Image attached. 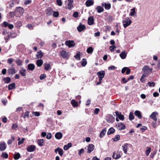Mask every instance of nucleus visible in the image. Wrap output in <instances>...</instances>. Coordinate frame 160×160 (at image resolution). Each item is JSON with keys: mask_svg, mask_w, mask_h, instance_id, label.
<instances>
[{"mask_svg": "<svg viewBox=\"0 0 160 160\" xmlns=\"http://www.w3.org/2000/svg\"><path fill=\"white\" fill-rule=\"evenodd\" d=\"M13 59L12 58H9L8 59L7 62L10 65L13 61Z\"/></svg>", "mask_w": 160, "mask_h": 160, "instance_id": "obj_58", "label": "nucleus"}, {"mask_svg": "<svg viewBox=\"0 0 160 160\" xmlns=\"http://www.w3.org/2000/svg\"><path fill=\"white\" fill-rule=\"evenodd\" d=\"M102 6H104L105 9L109 10L111 8V4L109 3H102Z\"/></svg>", "mask_w": 160, "mask_h": 160, "instance_id": "obj_16", "label": "nucleus"}, {"mask_svg": "<svg viewBox=\"0 0 160 160\" xmlns=\"http://www.w3.org/2000/svg\"><path fill=\"white\" fill-rule=\"evenodd\" d=\"M20 155L18 152H15L14 156V159L15 160H18L20 157Z\"/></svg>", "mask_w": 160, "mask_h": 160, "instance_id": "obj_37", "label": "nucleus"}, {"mask_svg": "<svg viewBox=\"0 0 160 160\" xmlns=\"http://www.w3.org/2000/svg\"><path fill=\"white\" fill-rule=\"evenodd\" d=\"M52 15L54 17H57L59 15V13L57 11H54L53 12Z\"/></svg>", "mask_w": 160, "mask_h": 160, "instance_id": "obj_50", "label": "nucleus"}, {"mask_svg": "<svg viewBox=\"0 0 160 160\" xmlns=\"http://www.w3.org/2000/svg\"><path fill=\"white\" fill-rule=\"evenodd\" d=\"M87 148L88 150L87 152L90 153L93 150L94 148V146L92 144H89L87 146Z\"/></svg>", "mask_w": 160, "mask_h": 160, "instance_id": "obj_12", "label": "nucleus"}, {"mask_svg": "<svg viewBox=\"0 0 160 160\" xmlns=\"http://www.w3.org/2000/svg\"><path fill=\"white\" fill-rule=\"evenodd\" d=\"M2 24L4 27H8L9 24L7 22L4 21L3 22Z\"/></svg>", "mask_w": 160, "mask_h": 160, "instance_id": "obj_63", "label": "nucleus"}, {"mask_svg": "<svg viewBox=\"0 0 160 160\" xmlns=\"http://www.w3.org/2000/svg\"><path fill=\"white\" fill-rule=\"evenodd\" d=\"M152 68H150L148 66H145L142 68L143 72L147 73L149 74L152 72Z\"/></svg>", "mask_w": 160, "mask_h": 160, "instance_id": "obj_5", "label": "nucleus"}, {"mask_svg": "<svg viewBox=\"0 0 160 160\" xmlns=\"http://www.w3.org/2000/svg\"><path fill=\"white\" fill-rule=\"evenodd\" d=\"M116 48V47H115V46H112L110 47L109 49L111 51L113 52L114 51V50Z\"/></svg>", "mask_w": 160, "mask_h": 160, "instance_id": "obj_64", "label": "nucleus"}, {"mask_svg": "<svg viewBox=\"0 0 160 160\" xmlns=\"http://www.w3.org/2000/svg\"><path fill=\"white\" fill-rule=\"evenodd\" d=\"M72 146L71 143H69L68 144L64 146L63 149L65 150H67L69 148L71 147Z\"/></svg>", "mask_w": 160, "mask_h": 160, "instance_id": "obj_31", "label": "nucleus"}, {"mask_svg": "<svg viewBox=\"0 0 160 160\" xmlns=\"http://www.w3.org/2000/svg\"><path fill=\"white\" fill-rule=\"evenodd\" d=\"M97 75L99 78V80H102L105 75V72L104 71L101 70L97 73Z\"/></svg>", "mask_w": 160, "mask_h": 160, "instance_id": "obj_7", "label": "nucleus"}, {"mask_svg": "<svg viewBox=\"0 0 160 160\" xmlns=\"http://www.w3.org/2000/svg\"><path fill=\"white\" fill-rule=\"evenodd\" d=\"M93 48L92 47H90L87 48V52L88 53H91L93 52Z\"/></svg>", "mask_w": 160, "mask_h": 160, "instance_id": "obj_45", "label": "nucleus"}, {"mask_svg": "<svg viewBox=\"0 0 160 160\" xmlns=\"http://www.w3.org/2000/svg\"><path fill=\"white\" fill-rule=\"evenodd\" d=\"M87 62L86 59H83V61L82 62L81 64L82 66L85 67L87 64Z\"/></svg>", "mask_w": 160, "mask_h": 160, "instance_id": "obj_54", "label": "nucleus"}, {"mask_svg": "<svg viewBox=\"0 0 160 160\" xmlns=\"http://www.w3.org/2000/svg\"><path fill=\"white\" fill-rule=\"evenodd\" d=\"M116 68L114 66H110L108 68V70H114Z\"/></svg>", "mask_w": 160, "mask_h": 160, "instance_id": "obj_62", "label": "nucleus"}, {"mask_svg": "<svg viewBox=\"0 0 160 160\" xmlns=\"http://www.w3.org/2000/svg\"><path fill=\"white\" fill-rule=\"evenodd\" d=\"M107 19L109 22H111L113 19V17L110 15H108L107 17Z\"/></svg>", "mask_w": 160, "mask_h": 160, "instance_id": "obj_47", "label": "nucleus"}, {"mask_svg": "<svg viewBox=\"0 0 160 160\" xmlns=\"http://www.w3.org/2000/svg\"><path fill=\"white\" fill-rule=\"evenodd\" d=\"M115 131V129L112 128H110L108 132V134L110 135L114 133Z\"/></svg>", "mask_w": 160, "mask_h": 160, "instance_id": "obj_36", "label": "nucleus"}, {"mask_svg": "<svg viewBox=\"0 0 160 160\" xmlns=\"http://www.w3.org/2000/svg\"><path fill=\"white\" fill-rule=\"evenodd\" d=\"M15 10L16 12H19L20 14H22L24 12V9L23 8L21 7H17Z\"/></svg>", "mask_w": 160, "mask_h": 160, "instance_id": "obj_27", "label": "nucleus"}, {"mask_svg": "<svg viewBox=\"0 0 160 160\" xmlns=\"http://www.w3.org/2000/svg\"><path fill=\"white\" fill-rule=\"evenodd\" d=\"M8 88L9 90H11L15 88V83L13 82L9 85Z\"/></svg>", "mask_w": 160, "mask_h": 160, "instance_id": "obj_38", "label": "nucleus"}, {"mask_svg": "<svg viewBox=\"0 0 160 160\" xmlns=\"http://www.w3.org/2000/svg\"><path fill=\"white\" fill-rule=\"evenodd\" d=\"M15 15L14 12H11L9 13V16L10 18L13 17Z\"/></svg>", "mask_w": 160, "mask_h": 160, "instance_id": "obj_52", "label": "nucleus"}, {"mask_svg": "<svg viewBox=\"0 0 160 160\" xmlns=\"http://www.w3.org/2000/svg\"><path fill=\"white\" fill-rule=\"evenodd\" d=\"M71 103L73 107H77L78 105V103L74 100H72Z\"/></svg>", "mask_w": 160, "mask_h": 160, "instance_id": "obj_44", "label": "nucleus"}, {"mask_svg": "<svg viewBox=\"0 0 160 160\" xmlns=\"http://www.w3.org/2000/svg\"><path fill=\"white\" fill-rule=\"evenodd\" d=\"M60 54L63 58L68 59L69 57V53L63 50L60 52Z\"/></svg>", "mask_w": 160, "mask_h": 160, "instance_id": "obj_10", "label": "nucleus"}, {"mask_svg": "<svg viewBox=\"0 0 160 160\" xmlns=\"http://www.w3.org/2000/svg\"><path fill=\"white\" fill-rule=\"evenodd\" d=\"M44 69L46 70H48L50 68V65L49 63H45L44 64Z\"/></svg>", "mask_w": 160, "mask_h": 160, "instance_id": "obj_42", "label": "nucleus"}, {"mask_svg": "<svg viewBox=\"0 0 160 160\" xmlns=\"http://www.w3.org/2000/svg\"><path fill=\"white\" fill-rule=\"evenodd\" d=\"M98 13H100L103 11L104 9L101 6H98L96 8Z\"/></svg>", "mask_w": 160, "mask_h": 160, "instance_id": "obj_26", "label": "nucleus"}, {"mask_svg": "<svg viewBox=\"0 0 160 160\" xmlns=\"http://www.w3.org/2000/svg\"><path fill=\"white\" fill-rule=\"evenodd\" d=\"M148 85L150 87H153L155 85V83L154 82H149L148 83Z\"/></svg>", "mask_w": 160, "mask_h": 160, "instance_id": "obj_51", "label": "nucleus"}, {"mask_svg": "<svg viewBox=\"0 0 160 160\" xmlns=\"http://www.w3.org/2000/svg\"><path fill=\"white\" fill-rule=\"evenodd\" d=\"M7 146L6 143L3 141L0 142V150L3 151L6 148Z\"/></svg>", "mask_w": 160, "mask_h": 160, "instance_id": "obj_11", "label": "nucleus"}, {"mask_svg": "<svg viewBox=\"0 0 160 160\" xmlns=\"http://www.w3.org/2000/svg\"><path fill=\"white\" fill-rule=\"evenodd\" d=\"M54 151L56 153H57L58 152L60 156L62 157V156L63 153V151L62 148L59 147H58L55 149Z\"/></svg>", "mask_w": 160, "mask_h": 160, "instance_id": "obj_13", "label": "nucleus"}, {"mask_svg": "<svg viewBox=\"0 0 160 160\" xmlns=\"http://www.w3.org/2000/svg\"><path fill=\"white\" fill-rule=\"evenodd\" d=\"M53 12V10L50 8L48 9L47 10L46 14L48 15H51L52 12Z\"/></svg>", "mask_w": 160, "mask_h": 160, "instance_id": "obj_40", "label": "nucleus"}, {"mask_svg": "<svg viewBox=\"0 0 160 160\" xmlns=\"http://www.w3.org/2000/svg\"><path fill=\"white\" fill-rule=\"evenodd\" d=\"M65 44L69 48L75 46V43L73 41L68 40L66 41Z\"/></svg>", "mask_w": 160, "mask_h": 160, "instance_id": "obj_8", "label": "nucleus"}, {"mask_svg": "<svg viewBox=\"0 0 160 160\" xmlns=\"http://www.w3.org/2000/svg\"><path fill=\"white\" fill-rule=\"evenodd\" d=\"M4 82L6 83H9L10 82L11 78L9 77H7L6 78H4Z\"/></svg>", "mask_w": 160, "mask_h": 160, "instance_id": "obj_48", "label": "nucleus"}, {"mask_svg": "<svg viewBox=\"0 0 160 160\" xmlns=\"http://www.w3.org/2000/svg\"><path fill=\"white\" fill-rule=\"evenodd\" d=\"M121 157V156L118 152L116 154L114 153L112 155V158L115 159L119 158Z\"/></svg>", "mask_w": 160, "mask_h": 160, "instance_id": "obj_28", "label": "nucleus"}, {"mask_svg": "<svg viewBox=\"0 0 160 160\" xmlns=\"http://www.w3.org/2000/svg\"><path fill=\"white\" fill-rule=\"evenodd\" d=\"M26 70L23 68H22L19 71V73L22 76H25L26 75Z\"/></svg>", "mask_w": 160, "mask_h": 160, "instance_id": "obj_22", "label": "nucleus"}, {"mask_svg": "<svg viewBox=\"0 0 160 160\" xmlns=\"http://www.w3.org/2000/svg\"><path fill=\"white\" fill-rule=\"evenodd\" d=\"M1 157L7 159L8 158V155L6 152H4L2 153Z\"/></svg>", "mask_w": 160, "mask_h": 160, "instance_id": "obj_34", "label": "nucleus"}, {"mask_svg": "<svg viewBox=\"0 0 160 160\" xmlns=\"http://www.w3.org/2000/svg\"><path fill=\"white\" fill-rule=\"evenodd\" d=\"M88 24L91 25L93 24L94 22V18L93 16L89 17L88 18Z\"/></svg>", "mask_w": 160, "mask_h": 160, "instance_id": "obj_15", "label": "nucleus"}, {"mask_svg": "<svg viewBox=\"0 0 160 160\" xmlns=\"http://www.w3.org/2000/svg\"><path fill=\"white\" fill-rule=\"evenodd\" d=\"M85 26L84 25L82 24L81 23H80L78 26L77 27V29L79 32H81L85 29Z\"/></svg>", "mask_w": 160, "mask_h": 160, "instance_id": "obj_17", "label": "nucleus"}, {"mask_svg": "<svg viewBox=\"0 0 160 160\" xmlns=\"http://www.w3.org/2000/svg\"><path fill=\"white\" fill-rule=\"evenodd\" d=\"M29 112L28 111H26L24 114V115L23 117L24 118H29Z\"/></svg>", "mask_w": 160, "mask_h": 160, "instance_id": "obj_56", "label": "nucleus"}, {"mask_svg": "<svg viewBox=\"0 0 160 160\" xmlns=\"http://www.w3.org/2000/svg\"><path fill=\"white\" fill-rule=\"evenodd\" d=\"M16 70L13 68H10L8 70V73L9 75H13L16 73Z\"/></svg>", "mask_w": 160, "mask_h": 160, "instance_id": "obj_14", "label": "nucleus"}, {"mask_svg": "<svg viewBox=\"0 0 160 160\" xmlns=\"http://www.w3.org/2000/svg\"><path fill=\"white\" fill-rule=\"evenodd\" d=\"M25 140V139L24 138H22L21 140L19 141V142H18V145L19 146L22 144L23 143Z\"/></svg>", "mask_w": 160, "mask_h": 160, "instance_id": "obj_57", "label": "nucleus"}, {"mask_svg": "<svg viewBox=\"0 0 160 160\" xmlns=\"http://www.w3.org/2000/svg\"><path fill=\"white\" fill-rule=\"evenodd\" d=\"M117 128L119 130L125 129L126 128L125 125L122 123H118L116 126Z\"/></svg>", "mask_w": 160, "mask_h": 160, "instance_id": "obj_6", "label": "nucleus"}, {"mask_svg": "<svg viewBox=\"0 0 160 160\" xmlns=\"http://www.w3.org/2000/svg\"><path fill=\"white\" fill-rule=\"evenodd\" d=\"M37 56L38 58H41L43 56V54L41 51H39L37 52Z\"/></svg>", "mask_w": 160, "mask_h": 160, "instance_id": "obj_39", "label": "nucleus"}, {"mask_svg": "<svg viewBox=\"0 0 160 160\" xmlns=\"http://www.w3.org/2000/svg\"><path fill=\"white\" fill-rule=\"evenodd\" d=\"M106 128H104L101 132L99 135V137H100L101 138H102L106 134Z\"/></svg>", "mask_w": 160, "mask_h": 160, "instance_id": "obj_25", "label": "nucleus"}, {"mask_svg": "<svg viewBox=\"0 0 160 160\" xmlns=\"http://www.w3.org/2000/svg\"><path fill=\"white\" fill-rule=\"evenodd\" d=\"M116 117L121 121H123L124 119V117L123 115L121 114V113L118 111H116L115 112Z\"/></svg>", "mask_w": 160, "mask_h": 160, "instance_id": "obj_9", "label": "nucleus"}, {"mask_svg": "<svg viewBox=\"0 0 160 160\" xmlns=\"http://www.w3.org/2000/svg\"><path fill=\"white\" fill-rule=\"evenodd\" d=\"M57 4L59 6H61L62 5V2L61 0H57Z\"/></svg>", "mask_w": 160, "mask_h": 160, "instance_id": "obj_59", "label": "nucleus"}, {"mask_svg": "<svg viewBox=\"0 0 160 160\" xmlns=\"http://www.w3.org/2000/svg\"><path fill=\"white\" fill-rule=\"evenodd\" d=\"M127 56V53L125 51H122L120 54V56L122 59H125Z\"/></svg>", "mask_w": 160, "mask_h": 160, "instance_id": "obj_30", "label": "nucleus"}, {"mask_svg": "<svg viewBox=\"0 0 160 160\" xmlns=\"http://www.w3.org/2000/svg\"><path fill=\"white\" fill-rule=\"evenodd\" d=\"M158 115V113L156 112H152L149 116L150 118L153 121L152 122V125L153 127H156L159 125L160 120L158 119L157 116Z\"/></svg>", "mask_w": 160, "mask_h": 160, "instance_id": "obj_1", "label": "nucleus"}, {"mask_svg": "<svg viewBox=\"0 0 160 160\" xmlns=\"http://www.w3.org/2000/svg\"><path fill=\"white\" fill-rule=\"evenodd\" d=\"M16 63L18 65L20 66L22 64V61L20 59H18L16 61Z\"/></svg>", "mask_w": 160, "mask_h": 160, "instance_id": "obj_53", "label": "nucleus"}, {"mask_svg": "<svg viewBox=\"0 0 160 160\" xmlns=\"http://www.w3.org/2000/svg\"><path fill=\"white\" fill-rule=\"evenodd\" d=\"M135 115L138 117L139 119H141L142 118L141 112L138 110L134 112Z\"/></svg>", "mask_w": 160, "mask_h": 160, "instance_id": "obj_24", "label": "nucleus"}, {"mask_svg": "<svg viewBox=\"0 0 160 160\" xmlns=\"http://www.w3.org/2000/svg\"><path fill=\"white\" fill-rule=\"evenodd\" d=\"M46 77V76L45 74H42L40 76V79L41 80L44 79Z\"/></svg>", "mask_w": 160, "mask_h": 160, "instance_id": "obj_55", "label": "nucleus"}, {"mask_svg": "<svg viewBox=\"0 0 160 160\" xmlns=\"http://www.w3.org/2000/svg\"><path fill=\"white\" fill-rule=\"evenodd\" d=\"M72 7H73L72 3H68L66 8L68 9L69 10H71L72 9Z\"/></svg>", "mask_w": 160, "mask_h": 160, "instance_id": "obj_46", "label": "nucleus"}, {"mask_svg": "<svg viewBox=\"0 0 160 160\" xmlns=\"http://www.w3.org/2000/svg\"><path fill=\"white\" fill-rule=\"evenodd\" d=\"M44 140L43 139H38V143L40 146H42L43 145Z\"/></svg>", "mask_w": 160, "mask_h": 160, "instance_id": "obj_35", "label": "nucleus"}, {"mask_svg": "<svg viewBox=\"0 0 160 160\" xmlns=\"http://www.w3.org/2000/svg\"><path fill=\"white\" fill-rule=\"evenodd\" d=\"M11 138V139H9L7 142V143L8 145L11 144L12 142L15 140V138L13 136H12Z\"/></svg>", "mask_w": 160, "mask_h": 160, "instance_id": "obj_32", "label": "nucleus"}, {"mask_svg": "<svg viewBox=\"0 0 160 160\" xmlns=\"http://www.w3.org/2000/svg\"><path fill=\"white\" fill-rule=\"evenodd\" d=\"M36 148L35 146L31 145L29 146L27 148V151L29 152H32L34 151Z\"/></svg>", "mask_w": 160, "mask_h": 160, "instance_id": "obj_21", "label": "nucleus"}, {"mask_svg": "<svg viewBox=\"0 0 160 160\" xmlns=\"http://www.w3.org/2000/svg\"><path fill=\"white\" fill-rule=\"evenodd\" d=\"M126 71V73L127 75L129 74L131 71L130 69L128 67H124L122 70V72L123 73Z\"/></svg>", "mask_w": 160, "mask_h": 160, "instance_id": "obj_18", "label": "nucleus"}, {"mask_svg": "<svg viewBox=\"0 0 160 160\" xmlns=\"http://www.w3.org/2000/svg\"><path fill=\"white\" fill-rule=\"evenodd\" d=\"M120 137L119 135H117L115 138L113 139V141H117L120 139Z\"/></svg>", "mask_w": 160, "mask_h": 160, "instance_id": "obj_49", "label": "nucleus"}, {"mask_svg": "<svg viewBox=\"0 0 160 160\" xmlns=\"http://www.w3.org/2000/svg\"><path fill=\"white\" fill-rule=\"evenodd\" d=\"M106 119L107 122L109 123H113L115 121V118L111 114H108L106 117Z\"/></svg>", "mask_w": 160, "mask_h": 160, "instance_id": "obj_3", "label": "nucleus"}, {"mask_svg": "<svg viewBox=\"0 0 160 160\" xmlns=\"http://www.w3.org/2000/svg\"><path fill=\"white\" fill-rule=\"evenodd\" d=\"M52 134L50 133H48L47 135L46 138L48 139H50L52 137Z\"/></svg>", "mask_w": 160, "mask_h": 160, "instance_id": "obj_61", "label": "nucleus"}, {"mask_svg": "<svg viewBox=\"0 0 160 160\" xmlns=\"http://www.w3.org/2000/svg\"><path fill=\"white\" fill-rule=\"evenodd\" d=\"M36 63L38 67H41L43 64V61L42 59L38 60L36 62Z\"/></svg>", "mask_w": 160, "mask_h": 160, "instance_id": "obj_33", "label": "nucleus"}, {"mask_svg": "<svg viewBox=\"0 0 160 160\" xmlns=\"http://www.w3.org/2000/svg\"><path fill=\"white\" fill-rule=\"evenodd\" d=\"M134 116L133 115V112H130L129 114V119L130 120L132 121V120L133 119H134Z\"/></svg>", "mask_w": 160, "mask_h": 160, "instance_id": "obj_43", "label": "nucleus"}, {"mask_svg": "<svg viewBox=\"0 0 160 160\" xmlns=\"http://www.w3.org/2000/svg\"><path fill=\"white\" fill-rule=\"evenodd\" d=\"M28 67L29 70L32 71L35 68V65L33 64H29L28 65Z\"/></svg>", "mask_w": 160, "mask_h": 160, "instance_id": "obj_29", "label": "nucleus"}, {"mask_svg": "<svg viewBox=\"0 0 160 160\" xmlns=\"http://www.w3.org/2000/svg\"><path fill=\"white\" fill-rule=\"evenodd\" d=\"M94 2L93 0H88L85 2L86 5L87 7H90L94 4Z\"/></svg>", "mask_w": 160, "mask_h": 160, "instance_id": "obj_20", "label": "nucleus"}, {"mask_svg": "<svg viewBox=\"0 0 160 160\" xmlns=\"http://www.w3.org/2000/svg\"><path fill=\"white\" fill-rule=\"evenodd\" d=\"M147 149L145 151V154L147 156H148L151 151V148L148 147H147Z\"/></svg>", "mask_w": 160, "mask_h": 160, "instance_id": "obj_41", "label": "nucleus"}, {"mask_svg": "<svg viewBox=\"0 0 160 160\" xmlns=\"http://www.w3.org/2000/svg\"><path fill=\"white\" fill-rule=\"evenodd\" d=\"M137 10L136 8L134 7L131 9V12L129 13V15L131 16H134L137 13Z\"/></svg>", "mask_w": 160, "mask_h": 160, "instance_id": "obj_19", "label": "nucleus"}, {"mask_svg": "<svg viewBox=\"0 0 160 160\" xmlns=\"http://www.w3.org/2000/svg\"><path fill=\"white\" fill-rule=\"evenodd\" d=\"M122 23L124 28H126L132 23L131 20L129 18H126L122 20Z\"/></svg>", "mask_w": 160, "mask_h": 160, "instance_id": "obj_2", "label": "nucleus"}, {"mask_svg": "<svg viewBox=\"0 0 160 160\" xmlns=\"http://www.w3.org/2000/svg\"><path fill=\"white\" fill-rule=\"evenodd\" d=\"M131 145L127 143H126L122 146V148L123 151L124 153L127 154V151L129 148L131 147Z\"/></svg>", "mask_w": 160, "mask_h": 160, "instance_id": "obj_4", "label": "nucleus"}, {"mask_svg": "<svg viewBox=\"0 0 160 160\" xmlns=\"http://www.w3.org/2000/svg\"><path fill=\"white\" fill-rule=\"evenodd\" d=\"M55 137L56 139H60L62 137V134L60 132H58L55 134Z\"/></svg>", "mask_w": 160, "mask_h": 160, "instance_id": "obj_23", "label": "nucleus"}, {"mask_svg": "<svg viewBox=\"0 0 160 160\" xmlns=\"http://www.w3.org/2000/svg\"><path fill=\"white\" fill-rule=\"evenodd\" d=\"M74 57L77 59H80V53L79 52L77 53V54L74 56Z\"/></svg>", "mask_w": 160, "mask_h": 160, "instance_id": "obj_60", "label": "nucleus"}]
</instances>
